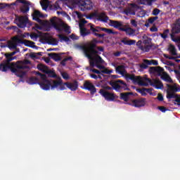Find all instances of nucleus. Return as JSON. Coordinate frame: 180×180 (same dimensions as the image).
<instances>
[{
    "mask_svg": "<svg viewBox=\"0 0 180 180\" xmlns=\"http://www.w3.org/2000/svg\"><path fill=\"white\" fill-rule=\"evenodd\" d=\"M91 72H94V74H102V72L99 71L98 70L96 69H91Z\"/></svg>",
    "mask_w": 180,
    "mask_h": 180,
    "instance_id": "nucleus-60",
    "label": "nucleus"
},
{
    "mask_svg": "<svg viewBox=\"0 0 180 180\" xmlns=\"http://www.w3.org/2000/svg\"><path fill=\"white\" fill-rule=\"evenodd\" d=\"M102 89H104L105 91H112V89H113V87H110L109 86H104Z\"/></svg>",
    "mask_w": 180,
    "mask_h": 180,
    "instance_id": "nucleus-57",
    "label": "nucleus"
},
{
    "mask_svg": "<svg viewBox=\"0 0 180 180\" xmlns=\"http://www.w3.org/2000/svg\"><path fill=\"white\" fill-rule=\"evenodd\" d=\"M7 47L10 50H15V49H16L18 47V44H15V42H13L12 41H8V42H7Z\"/></svg>",
    "mask_w": 180,
    "mask_h": 180,
    "instance_id": "nucleus-32",
    "label": "nucleus"
},
{
    "mask_svg": "<svg viewBox=\"0 0 180 180\" xmlns=\"http://www.w3.org/2000/svg\"><path fill=\"white\" fill-rule=\"evenodd\" d=\"M91 26H95L94 24H89V27H90L89 30H86V28H80V34L82 36V37H85V36H88L89 34H94L92 33V30H91Z\"/></svg>",
    "mask_w": 180,
    "mask_h": 180,
    "instance_id": "nucleus-23",
    "label": "nucleus"
},
{
    "mask_svg": "<svg viewBox=\"0 0 180 180\" xmlns=\"http://www.w3.org/2000/svg\"><path fill=\"white\" fill-rule=\"evenodd\" d=\"M126 78L127 79L132 81L133 84H138V85H140L141 86H148V84H150V86H153L155 89H162V88H164V84H162V82H161L160 79H154L153 82L151 79L146 77L145 81L147 82L145 83L143 79H141V76L127 75Z\"/></svg>",
    "mask_w": 180,
    "mask_h": 180,
    "instance_id": "nucleus-3",
    "label": "nucleus"
},
{
    "mask_svg": "<svg viewBox=\"0 0 180 180\" xmlns=\"http://www.w3.org/2000/svg\"><path fill=\"white\" fill-rule=\"evenodd\" d=\"M151 41L153 39L150 37H147L146 39L143 41V44H151Z\"/></svg>",
    "mask_w": 180,
    "mask_h": 180,
    "instance_id": "nucleus-44",
    "label": "nucleus"
},
{
    "mask_svg": "<svg viewBox=\"0 0 180 180\" xmlns=\"http://www.w3.org/2000/svg\"><path fill=\"white\" fill-rule=\"evenodd\" d=\"M169 34V29L165 30L163 31V33H160V36L162 37V39H168V35Z\"/></svg>",
    "mask_w": 180,
    "mask_h": 180,
    "instance_id": "nucleus-35",
    "label": "nucleus"
},
{
    "mask_svg": "<svg viewBox=\"0 0 180 180\" xmlns=\"http://www.w3.org/2000/svg\"><path fill=\"white\" fill-rule=\"evenodd\" d=\"M33 20H35L39 23L42 27H49L50 26V22L49 20H43L44 18H47V15L42 14L39 10H35L32 14ZM40 18L41 19H40Z\"/></svg>",
    "mask_w": 180,
    "mask_h": 180,
    "instance_id": "nucleus-7",
    "label": "nucleus"
},
{
    "mask_svg": "<svg viewBox=\"0 0 180 180\" xmlns=\"http://www.w3.org/2000/svg\"><path fill=\"white\" fill-rule=\"evenodd\" d=\"M96 49L98 50V51H101L102 53L105 51V49L103 48V46H98V44H96L95 47V50Z\"/></svg>",
    "mask_w": 180,
    "mask_h": 180,
    "instance_id": "nucleus-51",
    "label": "nucleus"
},
{
    "mask_svg": "<svg viewBox=\"0 0 180 180\" xmlns=\"http://www.w3.org/2000/svg\"><path fill=\"white\" fill-rule=\"evenodd\" d=\"M94 51L96 52L90 53V57H87V58H89V60L90 67H91L92 68H94L95 65H97V64H103V63H105V60L102 59V57L98 55L99 54V51H98V50H96L95 49H94Z\"/></svg>",
    "mask_w": 180,
    "mask_h": 180,
    "instance_id": "nucleus-8",
    "label": "nucleus"
},
{
    "mask_svg": "<svg viewBox=\"0 0 180 180\" xmlns=\"http://www.w3.org/2000/svg\"><path fill=\"white\" fill-rule=\"evenodd\" d=\"M96 68H98L99 70H105V66L101 65V63H98L97 65H95Z\"/></svg>",
    "mask_w": 180,
    "mask_h": 180,
    "instance_id": "nucleus-59",
    "label": "nucleus"
},
{
    "mask_svg": "<svg viewBox=\"0 0 180 180\" xmlns=\"http://www.w3.org/2000/svg\"><path fill=\"white\" fill-rule=\"evenodd\" d=\"M56 20L57 17H53L50 19V23L54 27V29L58 30L59 32H61V30H63V27H64V24L58 23Z\"/></svg>",
    "mask_w": 180,
    "mask_h": 180,
    "instance_id": "nucleus-19",
    "label": "nucleus"
},
{
    "mask_svg": "<svg viewBox=\"0 0 180 180\" xmlns=\"http://www.w3.org/2000/svg\"><path fill=\"white\" fill-rule=\"evenodd\" d=\"M15 20H17L16 25L20 29H25V27L27 26V24L30 23L29 18L26 15L20 16L18 19H15Z\"/></svg>",
    "mask_w": 180,
    "mask_h": 180,
    "instance_id": "nucleus-13",
    "label": "nucleus"
},
{
    "mask_svg": "<svg viewBox=\"0 0 180 180\" xmlns=\"http://www.w3.org/2000/svg\"><path fill=\"white\" fill-rule=\"evenodd\" d=\"M158 19V16L151 17L148 19V22L150 25H153L155 20Z\"/></svg>",
    "mask_w": 180,
    "mask_h": 180,
    "instance_id": "nucleus-46",
    "label": "nucleus"
},
{
    "mask_svg": "<svg viewBox=\"0 0 180 180\" xmlns=\"http://www.w3.org/2000/svg\"><path fill=\"white\" fill-rule=\"evenodd\" d=\"M136 92H139V94H141L142 95V96H147V93L146 91V88H142V89H136Z\"/></svg>",
    "mask_w": 180,
    "mask_h": 180,
    "instance_id": "nucleus-40",
    "label": "nucleus"
},
{
    "mask_svg": "<svg viewBox=\"0 0 180 180\" xmlns=\"http://www.w3.org/2000/svg\"><path fill=\"white\" fill-rule=\"evenodd\" d=\"M109 25L111 27H114V29H117L120 32H124L126 36H129V37H131L136 34V30L130 27L127 25H123L122 21L110 20Z\"/></svg>",
    "mask_w": 180,
    "mask_h": 180,
    "instance_id": "nucleus-4",
    "label": "nucleus"
},
{
    "mask_svg": "<svg viewBox=\"0 0 180 180\" xmlns=\"http://www.w3.org/2000/svg\"><path fill=\"white\" fill-rule=\"evenodd\" d=\"M149 71L150 72H151V74H155L156 75H158V77H160L161 75H162L164 72V68H161V67H150L149 68Z\"/></svg>",
    "mask_w": 180,
    "mask_h": 180,
    "instance_id": "nucleus-21",
    "label": "nucleus"
},
{
    "mask_svg": "<svg viewBox=\"0 0 180 180\" xmlns=\"http://www.w3.org/2000/svg\"><path fill=\"white\" fill-rule=\"evenodd\" d=\"M168 89L166 91V97L167 99H175L178 98V94L176 92H180V87H178L174 85L166 84Z\"/></svg>",
    "mask_w": 180,
    "mask_h": 180,
    "instance_id": "nucleus-10",
    "label": "nucleus"
},
{
    "mask_svg": "<svg viewBox=\"0 0 180 180\" xmlns=\"http://www.w3.org/2000/svg\"><path fill=\"white\" fill-rule=\"evenodd\" d=\"M150 32H158V28L155 26V25H153L150 28Z\"/></svg>",
    "mask_w": 180,
    "mask_h": 180,
    "instance_id": "nucleus-54",
    "label": "nucleus"
},
{
    "mask_svg": "<svg viewBox=\"0 0 180 180\" xmlns=\"http://www.w3.org/2000/svg\"><path fill=\"white\" fill-rule=\"evenodd\" d=\"M51 9H53V11L61 10V7H60V4L58 1H56L53 6H51Z\"/></svg>",
    "mask_w": 180,
    "mask_h": 180,
    "instance_id": "nucleus-42",
    "label": "nucleus"
},
{
    "mask_svg": "<svg viewBox=\"0 0 180 180\" xmlns=\"http://www.w3.org/2000/svg\"><path fill=\"white\" fill-rule=\"evenodd\" d=\"M30 37H31V39H37V37H39V36L37 35V34L34 33L30 35Z\"/></svg>",
    "mask_w": 180,
    "mask_h": 180,
    "instance_id": "nucleus-64",
    "label": "nucleus"
},
{
    "mask_svg": "<svg viewBox=\"0 0 180 180\" xmlns=\"http://www.w3.org/2000/svg\"><path fill=\"white\" fill-rule=\"evenodd\" d=\"M70 39H72V40H78V39H79V37H77V35H75V34H72L70 36Z\"/></svg>",
    "mask_w": 180,
    "mask_h": 180,
    "instance_id": "nucleus-55",
    "label": "nucleus"
},
{
    "mask_svg": "<svg viewBox=\"0 0 180 180\" xmlns=\"http://www.w3.org/2000/svg\"><path fill=\"white\" fill-rule=\"evenodd\" d=\"M41 6L43 11H47V9L49 8V4H47L44 2L41 3Z\"/></svg>",
    "mask_w": 180,
    "mask_h": 180,
    "instance_id": "nucleus-47",
    "label": "nucleus"
},
{
    "mask_svg": "<svg viewBox=\"0 0 180 180\" xmlns=\"http://www.w3.org/2000/svg\"><path fill=\"white\" fill-rule=\"evenodd\" d=\"M169 50L170 51L172 56H177L178 53H176V48H175V46L170 45Z\"/></svg>",
    "mask_w": 180,
    "mask_h": 180,
    "instance_id": "nucleus-39",
    "label": "nucleus"
},
{
    "mask_svg": "<svg viewBox=\"0 0 180 180\" xmlns=\"http://www.w3.org/2000/svg\"><path fill=\"white\" fill-rule=\"evenodd\" d=\"M153 47H154V44H151L150 45L141 46V50H143L146 53H148V51H150Z\"/></svg>",
    "mask_w": 180,
    "mask_h": 180,
    "instance_id": "nucleus-38",
    "label": "nucleus"
},
{
    "mask_svg": "<svg viewBox=\"0 0 180 180\" xmlns=\"http://www.w3.org/2000/svg\"><path fill=\"white\" fill-rule=\"evenodd\" d=\"M130 95H133V92H125L120 94V99L124 102H128L130 99Z\"/></svg>",
    "mask_w": 180,
    "mask_h": 180,
    "instance_id": "nucleus-24",
    "label": "nucleus"
},
{
    "mask_svg": "<svg viewBox=\"0 0 180 180\" xmlns=\"http://www.w3.org/2000/svg\"><path fill=\"white\" fill-rule=\"evenodd\" d=\"M103 44V42L101 40H98L96 39H93L90 42H87L84 45H77V49L82 50L85 56V57H91L90 53H96L94 50L96 47V44Z\"/></svg>",
    "mask_w": 180,
    "mask_h": 180,
    "instance_id": "nucleus-5",
    "label": "nucleus"
},
{
    "mask_svg": "<svg viewBox=\"0 0 180 180\" xmlns=\"http://www.w3.org/2000/svg\"><path fill=\"white\" fill-rule=\"evenodd\" d=\"M158 99L160 101V102H162V101H164V96L162 94H158Z\"/></svg>",
    "mask_w": 180,
    "mask_h": 180,
    "instance_id": "nucleus-61",
    "label": "nucleus"
},
{
    "mask_svg": "<svg viewBox=\"0 0 180 180\" xmlns=\"http://www.w3.org/2000/svg\"><path fill=\"white\" fill-rule=\"evenodd\" d=\"M131 25L134 26V27H137V21H136V20H131Z\"/></svg>",
    "mask_w": 180,
    "mask_h": 180,
    "instance_id": "nucleus-58",
    "label": "nucleus"
},
{
    "mask_svg": "<svg viewBox=\"0 0 180 180\" xmlns=\"http://www.w3.org/2000/svg\"><path fill=\"white\" fill-rule=\"evenodd\" d=\"M27 82L30 84V85H34V84H40V79H39V77H30Z\"/></svg>",
    "mask_w": 180,
    "mask_h": 180,
    "instance_id": "nucleus-28",
    "label": "nucleus"
},
{
    "mask_svg": "<svg viewBox=\"0 0 180 180\" xmlns=\"http://www.w3.org/2000/svg\"><path fill=\"white\" fill-rule=\"evenodd\" d=\"M140 68H142L143 70H147V68H148V65H147V63H144L141 64L139 65Z\"/></svg>",
    "mask_w": 180,
    "mask_h": 180,
    "instance_id": "nucleus-53",
    "label": "nucleus"
},
{
    "mask_svg": "<svg viewBox=\"0 0 180 180\" xmlns=\"http://www.w3.org/2000/svg\"><path fill=\"white\" fill-rule=\"evenodd\" d=\"M62 85L64 86H67L68 89H70V91H76L78 89V81L74 80L73 82L70 83V82H65L63 83L62 80Z\"/></svg>",
    "mask_w": 180,
    "mask_h": 180,
    "instance_id": "nucleus-20",
    "label": "nucleus"
},
{
    "mask_svg": "<svg viewBox=\"0 0 180 180\" xmlns=\"http://www.w3.org/2000/svg\"><path fill=\"white\" fill-rule=\"evenodd\" d=\"M48 44H51V46H58V40L55 38H51L49 39Z\"/></svg>",
    "mask_w": 180,
    "mask_h": 180,
    "instance_id": "nucleus-36",
    "label": "nucleus"
},
{
    "mask_svg": "<svg viewBox=\"0 0 180 180\" xmlns=\"http://www.w3.org/2000/svg\"><path fill=\"white\" fill-rule=\"evenodd\" d=\"M67 61H72V56H69L60 61V65L65 67L67 65Z\"/></svg>",
    "mask_w": 180,
    "mask_h": 180,
    "instance_id": "nucleus-34",
    "label": "nucleus"
},
{
    "mask_svg": "<svg viewBox=\"0 0 180 180\" xmlns=\"http://www.w3.org/2000/svg\"><path fill=\"white\" fill-rule=\"evenodd\" d=\"M116 72H119L121 75H124V65H119L115 68Z\"/></svg>",
    "mask_w": 180,
    "mask_h": 180,
    "instance_id": "nucleus-33",
    "label": "nucleus"
},
{
    "mask_svg": "<svg viewBox=\"0 0 180 180\" xmlns=\"http://www.w3.org/2000/svg\"><path fill=\"white\" fill-rule=\"evenodd\" d=\"M73 4L77 5L83 12L91 11L94 8V3L91 0H73Z\"/></svg>",
    "mask_w": 180,
    "mask_h": 180,
    "instance_id": "nucleus-9",
    "label": "nucleus"
},
{
    "mask_svg": "<svg viewBox=\"0 0 180 180\" xmlns=\"http://www.w3.org/2000/svg\"><path fill=\"white\" fill-rule=\"evenodd\" d=\"M45 74H47V75H48V77H49V78H57V75H56V72H54L53 71L50 70L49 69L46 70Z\"/></svg>",
    "mask_w": 180,
    "mask_h": 180,
    "instance_id": "nucleus-37",
    "label": "nucleus"
},
{
    "mask_svg": "<svg viewBox=\"0 0 180 180\" xmlns=\"http://www.w3.org/2000/svg\"><path fill=\"white\" fill-rule=\"evenodd\" d=\"M17 2H19V4H23V5H30V1H27L26 0H17Z\"/></svg>",
    "mask_w": 180,
    "mask_h": 180,
    "instance_id": "nucleus-48",
    "label": "nucleus"
},
{
    "mask_svg": "<svg viewBox=\"0 0 180 180\" xmlns=\"http://www.w3.org/2000/svg\"><path fill=\"white\" fill-rule=\"evenodd\" d=\"M4 56L6 60L0 63V71H2V72H7L10 70L16 77L23 78L27 72L25 70H27V71L30 70V66H29L32 64L30 60L25 59L11 63V61H13L16 58V56H11L8 53H6Z\"/></svg>",
    "mask_w": 180,
    "mask_h": 180,
    "instance_id": "nucleus-1",
    "label": "nucleus"
},
{
    "mask_svg": "<svg viewBox=\"0 0 180 180\" xmlns=\"http://www.w3.org/2000/svg\"><path fill=\"white\" fill-rule=\"evenodd\" d=\"M160 12H161L160 9L154 8L152 15H153V16H158V15H160Z\"/></svg>",
    "mask_w": 180,
    "mask_h": 180,
    "instance_id": "nucleus-45",
    "label": "nucleus"
},
{
    "mask_svg": "<svg viewBox=\"0 0 180 180\" xmlns=\"http://www.w3.org/2000/svg\"><path fill=\"white\" fill-rule=\"evenodd\" d=\"M93 16H95L99 22H103L104 23H108V20H109V17L106 15V13L105 12H101L100 13H94Z\"/></svg>",
    "mask_w": 180,
    "mask_h": 180,
    "instance_id": "nucleus-18",
    "label": "nucleus"
},
{
    "mask_svg": "<svg viewBox=\"0 0 180 180\" xmlns=\"http://www.w3.org/2000/svg\"><path fill=\"white\" fill-rule=\"evenodd\" d=\"M170 37H171L172 41H174V43H180V39L175 38V35L174 34H170Z\"/></svg>",
    "mask_w": 180,
    "mask_h": 180,
    "instance_id": "nucleus-43",
    "label": "nucleus"
},
{
    "mask_svg": "<svg viewBox=\"0 0 180 180\" xmlns=\"http://www.w3.org/2000/svg\"><path fill=\"white\" fill-rule=\"evenodd\" d=\"M137 9H139V6H137V4H131L129 6L124 10V15H127V16H134Z\"/></svg>",
    "mask_w": 180,
    "mask_h": 180,
    "instance_id": "nucleus-15",
    "label": "nucleus"
},
{
    "mask_svg": "<svg viewBox=\"0 0 180 180\" xmlns=\"http://www.w3.org/2000/svg\"><path fill=\"white\" fill-rule=\"evenodd\" d=\"M15 43H19V44H25L27 47H31V49H38V46L34 45V42L25 39L24 41L22 39L15 37H14Z\"/></svg>",
    "mask_w": 180,
    "mask_h": 180,
    "instance_id": "nucleus-14",
    "label": "nucleus"
},
{
    "mask_svg": "<svg viewBox=\"0 0 180 180\" xmlns=\"http://www.w3.org/2000/svg\"><path fill=\"white\" fill-rule=\"evenodd\" d=\"M20 11L21 13H27L30 11V4L21 6Z\"/></svg>",
    "mask_w": 180,
    "mask_h": 180,
    "instance_id": "nucleus-29",
    "label": "nucleus"
},
{
    "mask_svg": "<svg viewBox=\"0 0 180 180\" xmlns=\"http://www.w3.org/2000/svg\"><path fill=\"white\" fill-rule=\"evenodd\" d=\"M101 72H102V74H112V72H113V70L104 69L103 70H101Z\"/></svg>",
    "mask_w": 180,
    "mask_h": 180,
    "instance_id": "nucleus-49",
    "label": "nucleus"
},
{
    "mask_svg": "<svg viewBox=\"0 0 180 180\" xmlns=\"http://www.w3.org/2000/svg\"><path fill=\"white\" fill-rule=\"evenodd\" d=\"M30 58H38L37 54L36 53H30Z\"/></svg>",
    "mask_w": 180,
    "mask_h": 180,
    "instance_id": "nucleus-63",
    "label": "nucleus"
},
{
    "mask_svg": "<svg viewBox=\"0 0 180 180\" xmlns=\"http://www.w3.org/2000/svg\"><path fill=\"white\" fill-rule=\"evenodd\" d=\"M109 85L112 87V89L116 91V92H120L123 89V85L126 86V82L122 79H117L116 81L111 80L108 82Z\"/></svg>",
    "mask_w": 180,
    "mask_h": 180,
    "instance_id": "nucleus-11",
    "label": "nucleus"
},
{
    "mask_svg": "<svg viewBox=\"0 0 180 180\" xmlns=\"http://www.w3.org/2000/svg\"><path fill=\"white\" fill-rule=\"evenodd\" d=\"M99 94L108 102L115 101V93L106 91L105 89H100Z\"/></svg>",
    "mask_w": 180,
    "mask_h": 180,
    "instance_id": "nucleus-12",
    "label": "nucleus"
},
{
    "mask_svg": "<svg viewBox=\"0 0 180 180\" xmlns=\"http://www.w3.org/2000/svg\"><path fill=\"white\" fill-rule=\"evenodd\" d=\"M91 30L93 36L97 37V39L103 43V40H105V36H106V34L105 33H108V34H117V32H114L112 29H108L96 25H91ZM102 32H105V33H102Z\"/></svg>",
    "mask_w": 180,
    "mask_h": 180,
    "instance_id": "nucleus-6",
    "label": "nucleus"
},
{
    "mask_svg": "<svg viewBox=\"0 0 180 180\" xmlns=\"http://www.w3.org/2000/svg\"><path fill=\"white\" fill-rule=\"evenodd\" d=\"M143 63H145V64H146L147 65H152V60H148V59H145L143 60Z\"/></svg>",
    "mask_w": 180,
    "mask_h": 180,
    "instance_id": "nucleus-56",
    "label": "nucleus"
},
{
    "mask_svg": "<svg viewBox=\"0 0 180 180\" xmlns=\"http://www.w3.org/2000/svg\"><path fill=\"white\" fill-rule=\"evenodd\" d=\"M171 34H178L180 33V18L176 20V22L172 25Z\"/></svg>",
    "mask_w": 180,
    "mask_h": 180,
    "instance_id": "nucleus-22",
    "label": "nucleus"
},
{
    "mask_svg": "<svg viewBox=\"0 0 180 180\" xmlns=\"http://www.w3.org/2000/svg\"><path fill=\"white\" fill-rule=\"evenodd\" d=\"M60 75L63 79H65L66 81H68L70 79V75L67 73V72H61Z\"/></svg>",
    "mask_w": 180,
    "mask_h": 180,
    "instance_id": "nucleus-41",
    "label": "nucleus"
},
{
    "mask_svg": "<svg viewBox=\"0 0 180 180\" xmlns=\"http://www.w3.org/2000/svg\"><path fill=\"white\" fill-rule=\"evenodd\" d=\"M35 75H38L41 79L39 82V85L44 91H50L51 89H56L58 88L60 91H65L66 89L65 86L63 85V79L59 77L58 80L49 79H47V75L41 73L40 72H36Z\"/></svg>",
    "mask_w": 180,
    "mask_h": 180,
    "instance_id": "nucleus-2",
    "label": "nucleus"
},
{
    "mask_svg": "<svg viewBox=\"0 0 180 180\" xmlns=\"http://www.w3.org/2000/svg\"><path fill=\"white\" fill-rule=\"evenodd\" d=\"M147 103V99L146 98H140L132 100L131 106L134 108H144Z\"/></svg>",
    "mask_w": 180,
    "mask_h": 180,
    "instance_id": "nucleus-16",
    "label": "nucleus"
},
{
    "mask_svg": "<svg viewBox=\"0 0 180 180\" xmlns=\"http://www.w3.org/2000/svg\"><path fill=\"white\" fill-rule=\"evenodd\" d=\"M58 39H60V43H63V41L68 43V41H70V37L67 36H64L63 34H58Z\"/></svg>",
    "mask_w": 180,
    "mask_h": 180,
    "instance_id": "nucleus-31",
    "label": "nucleus"
},
{
    "mask_svg": "<svg viewBox=\"0 0 180 180\" xmlns=\"http://www.w3.org/2000/svg\"><path fill=\"white\" fill-rule=\"evenodd\" d=\"M83 86L84 89L89 91L91 95L96 94V88L95 87V85H94L92 82H90L89 80H86L83 84Z\"/></svg>",
    "mask_w": 180,
    "mask_h": 180,
    "instance_id": "nucleus-17",
    "label": "nucleus"
},
{
    "mask_svg": "<svg viewBox=\"0 0 180 180\" xmlns=\"http://www.w3.org/2000/svg\"><path fill=\"white\" fill-rule=\"evenodd\" d=\"M121 43H123L125 46H133L134 44H136V40L129 39V38L124 37L121 40Z\"/></svg>",
    "mask_w": 180,
    "mask_h": 180,
    "instance_id": "nucleus-25",
    "label": "nucleus"
},
{
    "mask_svg": "<svg viewBox=\"0 0 180 180\" xmlns=\"http://www.w3.org/2000/svg\"><path fill=\"white\" fill-rule=\"evenodd\" d=\"M65 33H68V34H70L71 33V31H70V27H66L64 29Z\"/></svg>",
    "mask_w": 180,
    "mask_h": 180,
    "instance_id": "nucleus-62",
    "label": "nucleus"
},
{
    "mask_svg": "<svg viewBox=\"0 0 180 180\" xmlns=\"http://www.w3.org/2000/svg\"><path fill=\"white\" fill-rule=\"evenodd\" d=\"M158 109H159V110H160V112H162V113H165L167 112V108H165L164 106H158Z\"/></svg>",
    "mask_w": 180,
    "mask_h": 180,
    "instance_id": "nucleus-52",
    "label": "nucleus"
},
{
    "mask_svg": "<svg viewBox=\"0 0 180 180\" xmlns=\"http://www.w3.org/2000/svg\"><path fill=\"white\" fill-rule=\"evenodd\" d=\"M163 56H164L165 58H167V60H175L176 58V57L169 56V55H168V54H164Z\"/></svg>",
    "mask_w": 180,
    "mask_h": 180,
    "instance_id": "nucleus-50",
    "label": "nucleus"
},
{
    "mask_svg": "<svg viewBox=\"0 0 180 180\" xmlns=\"http://www.w3.org/2000/svg\"><path fill=\"white\" fill-rule=\"evenodd\" d=\"M61 54L63 53H48V56L54 61H61Z\"/></svg>",
    "mask_w": 180,
    "mask_h": 180,
    "instance_id": "nucleus-26",
    "label": "nucleus"
},
{
    "mask_svg": "<svg viewBox=\"0 0 180 180\" xmlns=\"http://www.w3.org/2000/svg\"><path fill=\"white\" fill-rule=\"evenodd\" d=\"M160 78L163 81H165V82H169V84H172V82H174L171 77H169V75L165 72L162 74Z\"/></svg>",
    "mask_w": 180,
    "mask_h": 180,
    "instance_id": "nucleus-27",
    "label": "nucleus"
},
{
    "mask_svg": "<svg viewBox=\"0 0 180 180\" xmlns=\"http://www.w3.org/2000/svg\"><path fill=\"white\" fill-rule=\"evenodd\" d=\"M37 68L39 70L46 74L47 72V70H49V67H47L46 65H43L41 63H39L37 65Z\"/></svg>",
    "mask_w": 180,
    "mask_h": 180,
    "instance_id": "nucleus-30",
    "label": "nucleus"
}]
</instances>
